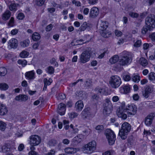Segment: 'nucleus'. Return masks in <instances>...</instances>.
<instances>
[{
  "instance_id": "nucleus-49",
  "label": "nucleus",
  "mask_w": 155,
  "mask_h": 155,
  "mask_svg": "<svg viewBox=\"0 0 155 155\" xmlns=\"http://www.w3.org/2000/svg\"><path fill=\"white\" fill-rule=\"evenodd\" d=\"M129 15L132 18H137L139 16L138 14L132 12H130L129 13Z\"/></svg>"
},
{
  "instance_id": "nucleus-36",
  "label": "nucleus",
  "mask_w": 155,
  "mask_h": 155,
  "mask_svg": "<svg viewBox=\"0 0 155 155\" xmlns=\"http://www.w3.org/2000/svg\"><path fill=\"white\" fill-rule=\"evenodd\" d=\"M46 71L47 73L50 74H52L54 73V69L51 66H49L46 68Z\"/></svg>"
},
{
  "instance_id": "nucleus-51",
  "label": "nucleus",
  "mask_w": 155,
  "mask_h": 155,
  "mask_svg": "<svg viewBox=\"0 0 155 155\" xmlns=\"http://www.w3.org/2000/svg\"><path fill=\"white\" fill-rule=\"evenodd\" d=\"M92 81L91 80L87 79L84 82V85L85 87H88L90 86L91 84Z\"/></svg>"
},
{
  "instance_id": "nucleus-32",
  "label": "nucleus",
  "mask_w": 155,
  "mask_h": 155,
  "mask_svg": "<svg viewBox=\"0 0 155 155\" xmlns=\"http://www.w3.org/2000/svg\"><path fill=\"white\" fill-rule=\"evenodd\" d=\"M1 149L2 152L6 153L9 150V144L7 143H5L3 146H2Z\"/></svg>"
},
{
  "instance_id": "nucleus-58",
  "label": "nucleus",
  "mask_w": 155,
  "mask_h": 155,
  "mask_svg": "<svg viewBox=\"0 0 155 155\" xmlns=\"http://www.w3.org/2000/svg\"><path fill=\"white\" fill-rule=\"evenodd\" d=\"M72 3L73 4H74L76 6L79 7L81 6V3L78 1H76L75 0H73Z\"/></svg>"
},
{
  "instance_id": "nucleus-41",
  "label": "nucleus",
  "mask_w": 155,
  "mask_h": 155,
  "mask_svg": "<svg viewBox=\"0 0 155 155\" xmlns=\"http://www.w3.org/2000/svg\"><path fill=\"white\" fill-rule=\"evenodd\" d=\"M6 124L2 121H0V130L2 131H4L6 128Z\"/></svg>"
},
{
  "instance_id": "nucleus-46",
  "label": "nucleus",
  "mask_w": 155,
  "mask_h": 155,
  "mask_svg": "<svg viewBox=\"0 0 155 155\" xmlns=\"http://www.w3.org/2000/svg\"><path fill=\"white\" fill-rule=\"evenodd\" d=\"M68 115L69 117L72 119L77 117L78 115V114L76 112H72L69 113Z\"/></svg>"
},
{
  "instance_id": "nucleus-30",
  "label": "nucleus",
  "mask_w": 155,
  "mask_h": 155,
  "mask_svg": "<svg viewBox=\"0 0 155 155\" xmlns=\"http://www.w3.org/2000/svg\"><path fill=\"white\" fill-rule=\"evenodd\" d=\"M139 63L142 66H145L148 64L147 61L144 58H141L139 60Z\"/></svg>"
},
{
  "instance_id": "nucleus-1",
  "label": "nucleus",
  "mask_w": 155,
  "mask_h": 155,
  "mask_svg": "<svg viewBox=\"0 0 155 155\" xmlns=\"http://www.w3.org/2000/svg\"><path fill=\"white\" fill-rule=\"evenodd\" d=\"M145 24L142 29V33L143 35L146 34L148 30L155 28V16L153 14L148 15L145 18Z\"/></svg>"
},
{
  "instance_id": "nucleus-43",
  "label": "nucleus",
  "mask_w": 155,
  "mask_h": 155,
  "mask_svg": "<svg viewBox=\"0 0 155 155\" xmlns=\"http://www.w3.org/2000/svg\"><path fill=\"white\" fill-rule=\"evenodd\" d=\"M152 120L146 117L145 120V124L147 126H150L152 124Z\"/></svg>"
},
{
  "instance_id": "nucleus-27",
  "label": "nucleus",
  "mask_w": 155,
  "mask_h": 155,
  "mask_svg": "<svg viewBox=\"0 0 155 155\" xmlns=\"http://www.w3.org/2000/svg\"><path fill=\"white\" fill-rule=\"evenodd\" d=\"M11 13L9 11H6L3 15L2 18L4 20L8 19L11 16Z\"/></svg>"
},
{
  "instance_id": "nucleus-29",
  "label": "nucleus",
  "mask_w": 155,
  "mask_h": 155,
  "mask_svg": "<svg viewBox=\"0 0 155 155\" xmlns=\"http://www.w3.org/2000/svg\"><path fill=\"white\" fill-rule=\"evenodd\" d=\"M32 38L34 41H37L40 39L41 36L38 33L35 32L32 35Z\"/></svg>"
},
{
  "instance_id": "nucleus-37",
  "label": "nucleus",
  "mask_w": 155,
  "mask_h": 155,
  "mask_svg": "<svg viewBox=\"0 0 155 155\" xmlns=\"http://www.w3.org/2000/svg\"><path fill=\"white\" fill-rule=\"evenodd\" d=\"M7 73V70L4 67L0 68V75L1 76H5Z\"/></svg>"
},
{
  "instance_id": "nucleus-25",
  "label": "nucleus",
  "mask_w": 155,
  "mask_h": 155,
  "mask_svg": "<svg viewBox=\"0 0 155 155\" xmlns=\"http://www.w3.org/2000/svg\"><path fill=\"white\" fill-rule=\"evenodd\" d=\"M101 35L104 38H108L111 35V33L108 31L101 30L100 32Z\"/></svg>"
},
{
  "instance_id": "nucleus-38",
  "label": "nucleus",
  "mask_w": 155,
  "mask_h": 155,
  "mask_svg": "<svg viewBox=\"0 0 155 155\" xmlns=\"http://www.w3.org/2000/svg\"><path fill=\"white\" fill-rule=\"evenodd\" d=\"M57 141L54 140H51L49 141L48 142V144L50 146H54L57 144Z\"/></svg>"
},
{
  "instance_id": "nucleus-16",
  "label": "nucleus",
  "mask_w": 155,
  "mask_h": 155,
  "mask_svg": "<svg viewBox=\"0 0 155 155\" xmlns=\"http://www.w3.org/2000/svg\"><path fill=\"white\" fill-rule=\"evenodd\" d=\"M8 111L7 107L4 104L0 103V115H5Z\"/></svg>"
},
{
  "instance_id": "nucleus-10",
  "label": "nucleus",
  "mask_w": 155,
  "mask_h": 155,
  "mask_svg": "<svg viewBox=\"0 0 155 155\" xmlns=\"http://www.w3.org/2000/svg\"><path fill=\"white\" fill-rule=\"evenodd\" d=\"M127 109L128 110V113L130 115H134L137 111V107L134 104L128 105L127 107Z\"/></svg>"
},
{
  "instance_id": "nucleus-39",
  "label": "nucleus",
  "mask_w": 155,
  "mask_h": 155,
  "mask_svg": "<svg viewBox=\"0 0 155 155\" xmlns=\"http://www.w3.org/2000/svg\"><path fill=\"white\" fill-rule=\"evenodd\" d=\"M29 54L28 52L25 51H22L20 54V56L21 58H25L27 57Z\"/></svg>"
},
{
  "instance_id": "nucleus-11",
  "label": "nucleus",
  "mask_w": 155,
  "mask_h": 155,
  "mask_svg": "<svg viewBox=\"0 0 155 155\" xmlns=\"http://www.w3.org/2000/svg\"><path fill=\"white\" fill-rule=\"evenodd\" d=\"M153 88L150 86H147L145 89L144 91L143 92V95L146 98H148L150 93L153 91Z\"/></svg>"
},
{
  "instance_id": "nucleus-52",
  "label": "nucleus",
  "mask_w": 155,
  "mask_h": 155,
  "mask_svg": "<svg viewBox=\"0 0 155 155\" xmlns=\"http://www.w3.org/2000/svg\"><path fill=\"white\" fill-rule=\"evenodd\" d=\"M131 78L129 75L125 74L123 76V79L125 81H129Z\"/></svg>"
},
{
  "instance_id": "nucleus-47",
  "label": "nucleus",
  "mask_w": 155,
  "mask_h": 155,
  "mask_svg": "<svg viewBox=\"0 0 155 155\" xmlns=\"http://www.w3.org/2000/svg\"><path fill=\"white\" fill-rule=\"evenodd\" d=\"M45 0H36V4L38 6H41L44 3Z\"/></svg>"
},
{
  "instance_id": "nucleus-17",
  "label": "nucleus",
  "mask_w": 155,
  "mask_h": 155,
  "mask_svg": "<svg viewBox=\"0 0 155 155\" xmlns=\"http://www.w3.org/2000/svg\"><path fill=\"white\" fill-rule=\"evenodd\" d=\"M79 149L72 147H67L65 148V152L68 154H73L77 153Z\"/></svg>"
},
{
  "instance_id": "nucleus-14",
  "label": "nucleus",
  "mask_w": 155,
  "mask_h": 155,
  "mask_svg": "<svg viewBox=\"0 0 155 155\" xmlns=\"http://www.w3.org/2000/svg\"><path fill=\"white\" fill-rule=\"evenodd\" d=\"M117 115L118 117L123 120L126 119L127 117V115L124 113L122 108H118L117 110Z\"/></svg>"
},
{
  "instance_id": "nucleus-33",
  "label": "nucleus",
  "mask_w": 155,
  "mask_h": 155,
  "mask_svg": "<svg viewBox=\"0 0 155 155\" xmlns=\"http://www.w3.org/2000/svg\"><path fill=\"white\" fill-rule=\"evenodd\" d=\"M18 5V4L11 3L9 6V8L11 11L15 12L17 10V7Z\"/></svg>"
},
{
  "instance_id": "nucleus-4",
  "label": "nucleus",
  "mask_w": 155,
  "mask_h": 155,
  "mask_svg": "<svg viewBox=\"0 0 155 155\" xmlns=\"http://www.w3.org/2000/svg\"><path fill=\"white\" fill-rule=\"evenodd\" d=\"M96 141L94 140L84 145L82 147V150L84 153L91 154L96 150Z\"/></svg>"
},
{
  "instance_id": "nucleus-12",
  "label": "nucleus",
  "mask_w": 155,
  "mask_h": 155,
  "mask_svg": "<svg viewBox=\"0 0 155 155\" xmlns=\"http://www.w3.org/2000/svg\"><path fill=\"white\" fill-rule=\"evenodd\" d=\"M25 76L27 79L32 80L35 78V73L34 70L27 72L25 73Z\"/></svg>"
},
{
  "instance_id": "nucleus-44",
  "label": "nucleus",
  "mask_w": 155,
  "mask_h": 155,
  "mask_svg": "<svg viewBox=\"0 0 155 155\" xmlns=\"http://www.w3.org/2000/svg\"><path fill=\"white\" fill-rule=\"evenodd\" d=\"M52 82V79L51 78L48 80L47 78H45L44 79V84L47 85H50Z\"/></svg>"
},
{
  "instance_id": "nucleus-56",
  "label": "nucleus",
  "mask_w": 155,
  "mask_h": 155,
  "mask_svg": "<svg viewBox=\"0 0 155 155\" xmlns=\"http://www.w3.org/2000/svg\"><path fill=\"white\" fill-rule=\"evenodd\" d=\"M14 18L12 17L11 18L8 23V25L10 27H12L14 25Z\"/></svg>"
},
{
  "instance_id": "nucleus-45",
  "label": "nucleus",
  "mask_w": 155,
  "mask_h": 155,
  "mask_svg": "<svg viewBox=\"0 0 155 155\" xmlns=\"http://www.w3.org/2000/svg\"><path fill=\"white\" fill-rule=\"evenodd\" d=\"M147 104L148 107L150 108H155V102L154 101H147Z\"/></svg>"
},
{
  "instance_id": "nucleus-60",
  "label": "nucleus",
  "mask_w": 155,
  "mask_h": 155,
  "mask_svg": "<svg viewBox=\"0 0 155 155\" xmlns=\"http://www.w3.org/2000/svg\"><path fill=\"white\" fill-rule=\"evenodd\" d=\"M155 116V113H152L149 114L147 117L153 120L154 117Z\"/></svg>"
},
{
  "instance_id": "nucleus-23",
  "label": "nucleus",
  "mask_w": 155,
  "mask_h": 155,
  "mask_svg": "<svg viewBox=\"0 0 155 155\" xmlns=\"http://www.w3.org/2000/svg\"><path fill=\"white\" fill-rule=\"evenodd\" d=\"M100 27L101 30H105L108 26V23L106 21H101Z\"/></svg>"
},
{
  "instance_id": "nucleus-21",
  "label": "nucleus",
  "mask_w": 155,
  "mask_h": 155,
  "mask_svg": "<svg viewBox=\"0 0 155 155\" xmlns=\"http://www.w3.org/2000/svg\"><path fill=\"white\" fill-rule=\"evenodd\" d=\"M90 17L92 18H95L97 16V7H94L90 10L89 14Z\"/></svg>"
},
{
  "instance_id": "nucleus-28",
  "label": "nucleus",
  "mask_w": 155,
  "mask_h": 155,
  "mask_svg": "<svg viewBox=\"0 0 155 155\" xmlns=\"http://www.w3.org/2000/svg\"><path fill=\"white\" fill-rule=\"evenodd\" d=\"M118 60L119 57L118 56L115 55L110 59L109 61L111 64H114L116 63Z\"/></svg>"
},
{
  "instance_id": "nucleus-19",
  "label": "nucleus",
  "mask_w": 155,
  "mask_h": 155,
  "mask_svg": "<svg viewBox=\"0 0 155 155\" xmlns=\"http://www.w3.org/2000/svg\"><path fill=\"white\" fill-rule=\"evenodd\" d=\"M28 97L25 94H19L16 96L15 98L16 101H25L28 100Z\"/></svg>"
},
{
  "instance_id": "nucleus-62",
  "label": "nucleus",
  "mask_w": 155,
  "mask_h": 155,
  "mask_svg": "<svg viewBox=\"0 0 155 155\" xmlns=\"http://www.w3.org/2000/svg\"><path fill=\"white\" fill-rule=\"evenodd\" d=\"M55 151L54 150H51L48 153H46L45 155H54Z\"/></svg>"
},
{
  "instance_id": "nucleus-42",
  "label": "nucleus",
  "mask_w": 155,
  "mask_h": 155,
  "mask_svg": "<svg viewBox=\"0 0 155 155\" xmlns=\"http://www.w3.org/2000/svg\"><path fill=\"white\" fill-rule=\"evenodd\" d=\"M17 62L19 64L21 65L23 67L25 66L27 64V61L25 59L19 60Z\"/></svg>"
},
{
  "instance_id": "nucleus-59",
  "label": "nucleus",
  "mask_w": 155,
  "mask_h": 155,
  "mask_svg": "<svg viewBox=\"0 0 155 155\" xmlns=\"http://www.w3.org/2000/svg\"><path fill=\"white\" fill-rule=\"evenodd\" d=\"M25 17V15L23 13H20L18 14V15L17 16V18L19 20H22Z\"/></svg>"
},
{
  "instance_id": "nucleus-3",
  "label": "nucleus",
  "mask_w": 155,
  "mask_h": 155,
  "mask_svg": "<svg viewBox=\"0 0 155 155\" xmlns=\"http://www.w3.org/2000/svg\"><path fill=\"white\" fill-rule=\"evenodd\" d=\"M131 129V126L128 122H125L122 124L118 134L122 139H126L128 133L130 132Z\"/></svg>"
},
{
  "instance_id": "nucleus-13",
  "label": "nucleus",
  "mask_w": 155,
  "mask_h": 155,
  "mask_svg": "<svg viewBox=\"0 0 155 155\" xmlns=\"http://www.w3.org/2000/svg\"><path fill=\"white\" fill-rule=\"evenodd\" d=\"M66 110L65 105L63 103H60L58 105L57 112L61 115H64Z\"/></svg>"
},
{
  "instance_id": "nucleus-63",
  "label": "nucleus",
  "mask_w": 155,
  "mask_h": 155,
  "mask_svg": "<svg viewBox=\"0 0 155 155\" xmlns=\"http://www.w3.org/2000/svg\"><path fill=\"white\" fill-rule=\"evenodd\" d=\"M149 37L151 39L152 41L155 42V32L150 35Z\"/></svg>"
},
{
  "instance_id": "nucleus-64",
  "label": "nucleus",
  "mask_w": 155,
  "mask_h": 155,
  "mask_svg": "<svg viewBox=\"0 0 155 155\" xmlns=\"http://www.w3.org/2000/svg\"><path fill=\"white\" fill-rule=\"evenodd\" d=\"M24 145L22 143L20 144L18 147V150L19 151H22L24 148Z\"/></svg>"
},
{
  "instance_id": "nucleus-61",
  "label": "nucleus",
  "mask_w": 155,
  "mask_h": 155,
  "mask_svg": "<svg viewBox=\"0 0 155 155\" xmlns=\"http://www.w3.org/2000/svg\"><path fill=\"white\" fill-rule=\"evenodd\" d=\"M115 33L116 35L118 37H120L122 34V32L118 30H115Z\"/></svg>"
},
{
  "instance_id": "nucleus-5",
  "label": "nucleus",
  "mask_w": 155,
  "mask_h": 155,
  "mask_svg": "<svg viewBox=\"0 0 155 155\" xmlns=\"http://www.w3.org/2000/svg\"><path fill=\"white\" fill-rule=\"evenodd\" d=\"M91 53V50L90 48L86 49L80 55L79 62L84 64L88 61L90 60Z\"/></svg>"
},
{
  "instance_id": "nucleus-7",
  "label": "nucleus",
  "mask_w": 155,
  "mask_h": 155,
  "mask_svg": "<svg viewBox=\"0 0 155 155\" xmlns=\"http://www.w3.org/2000/svg\"><path fill=\"white\" fill-rule=\"evenodd\" d=\"M96 114L95 112L91 110L89 107L84 109L81 112V117L84 119H90L94 117Z\"/></svg>"
},
{
  "instance_id": "nucleus-24",
  "label": "nucleus",
  "mask_w": 155,
  "mask_h": 155,
  "mask_svg": "<svg viewBox=\"0 0 155 155\" xmlns=\"http://www.w3.org/2000/svg\"><path fill=\"white\" fill-rule=\"evenodd\" d=\"M111 107H107V104H105V106H104V108L103 110V114L105 115H108L111 112Z\"/></svg>"
},
{
  "instance_id": "nucleus-26",
  "label": "nucleus",
  "mask_w": 155,
  "mask_h": 155,
  "mask_svg": "<svg viewBox=\"0 0 155 155\" xmlns=\"http://www.w3.org/2000/svg\"><path fill=\"white\" fill-rule=\"evenodd\" d=\"M84 138V136L83 135L81 134H79L74 138L73 140L74 141H76L78 143H80L82 141Z\"/></svg>"
},
{
  "instance_id": "nucleus-22",
  "label": "nucleus",
  "mask_w": 155,
  "mask_h": 155,
  "mask_svg": "<svg viewBox=\"0 0 155 155\" xmlns=\"http://www.w3.org/2000/svg\"><path fill=\"white\" fill-rule=\"evenodd\" d=\"M84 43V41L82 39L77 40L74 39L71 42V44L72 46L82 45Z\"/></svg>"
},
{
  "instance_id": "nucleus-6",
  "label": "nucleus",
  "mask_w": 155,
  "mask_h": 155,
  "mask_svg": "<svg viewBox=\"0 0 155 155\" xmlns=\"http://www.w3.org/2000/svg\"><path fill=\"white\" fill-rule=\"evenodd\" d=\"M105 134L109 144L110 145L114 144L116 140V136L114 131L107 129L106 130Z\"/></svg>"
},
{
  "instance_id": "nucleus-55",
  "label": "nucleus",
  "mask_w": 155,
  "mask_h": 155,
  "mask_svg": "<svg viewBox=\"0 0 155 155\" xmlns=\"http://www.w3.org/2000/svg\"><path fill=\"white\" fill-rule=\"evenodd\" d=\"M107 104V107H111V104L109 99L106 98L105 99V103L104 104V106H105V104Z\"/></svg>"
},
{
  "instance_id": "nucleus-35",
  "label": "nucleus",
  "mask_w": 155,
  "mask_h": 155,
  "mask_svg": "<svg viewBox=\"0 0 155 155\" xmlns=\"http://www.w3.org/2000/svg\"><path fill=\"white\" fill-rule=\"evenodd\" d=\"M98 91L102 94L107 95L109 94L106 88H100L98 90Z\"/></svg>"
},
{
  "instance_id": "nucleus-54",
  "label": "nucleus",
  "mask_w": 155,
  "mask_h": 155,
  "mask_svg": "<svg viewBox=\"0 0 155 155\" xmlns=\"http://www.w3.org/2000/svg\"><path fill=\"white\" fill-rule=\"evenodd\" d=\"M104 130V127L103 125H97V133H101Z\"/></svg>"
},
{
  "instance_id": "nucleus-20",
  "label": "nucleus",
  "mask_w": 155,
  "mask_h": 155,
  "mask_svg": "<svg viewBox=\"0 0 155 155\" xmlns=\"http://www.w3.org/2000/svg\"><path fill=\"white\" fill-rule=\"evenodd\" d=\"M8 45L12 48H16L18 45L17 40L15 38H12L9 41Z\"/></svg>"
},
{
  "instance_id": "nucleus-57",
  "label": "nucleus",
  "mask_w": 155,
  "mask_h": 155,
  "mask_svg": "<svg viewBox=\"0 0 155 155\" xmlns=\"http://www.w3.org/2000/svg\"><path fill=\"white\" fill-rule=\"evenodd\" d=\"M141 44V40H137L134 44V46L135 47H138L140 46Z\"/></svg>"
},
{
  "instance_id": "nucleus-53",
  "label": "nucleus",
  "mask_w": 155,
  "mask_h": 155,
  "mask_svg": "<svg viewBox=\"0 0 155 155\" xmlns=\"http://www.w3.org/2000/svg\"><path fill=\"white\" fill-rule=\"evenodd\" d=\"M83 81V80L82 79H78L76 82L70 84H69V86L71 87H73L75 86L76 84L78 83L79 81L82 82Z\"/></svg>"
},
{
  "instance_id": "nucleus-31",
  "label": "nucleus",
  "mask_w": 155,
  "mask_h": 155,
  "mask_svg": "<svg viewBox=\"0 0 155 155\" xmlns=\"http://www.w3.org/2000/svg\"><path fill=\"white\" fill-rule=\"evenodd\" d=\"M30 43V41L29 39H27L21 41L20 42V45L23 48L28 47Z\"/></svg>"
},
{
  "instance_id": "nucleus-9",
  "label": "nucleus",
  "mask_w": 155,
  "mask_h": 155,
  "mask_svg": "<svg viewBox=\"0 0 155 155\" xmlns=\"http://www.w3.org/2000/svg\"><path fill=\"white\" fill-rule=\"evenodd\" d=\"M30 139L31 144L34 146L38 145L41 141L40 137L36 135H31L30 137Z\"/></svg>"
},
{
  "instance_id": "nucleus-40",
  "label": "nucleus",
  "mask_w": 155,
  "mask_h": 155,
  "mask_svg": "<svg viewBox=\"0 0 155 155\" xmlns=\"http://www.w3.org/2000/svg\"><path fill=\"white\" fill-rule=\"evenodd\" d=\"M8 87V85L5 83H1L0 84V89L1 90H6Z\"/></svg>"
},
{
  "instance_id": "nucleus-8",
  "label": "nucleus",
  "mask_w": 155,
  "mask_h": 155,
  "mask_svg": "<svg viewBox=\"0 0 155 155\" xmlns=\"http://www.w3.org/2000/svg\"><path fill=\"white\" fill-rule=\"evenodd\" d=\"M111 86L113 88L118 87L121 83L120 78L117 76H114L111 77L109 81Z\"/></svg>"
},
{
  "instance_id": "nucleus-48",
  "label": "nucleus",
  "mask_w": 155,
  "mask_h": 155,
  "mask_svg": "<svg viewBox=\"0 0 155 155\" xmlns=\"http://www.w3.org/2000/svg\"><path fill=\"white\" fill-rule=\"evenodd\" d=\"M87 26V22H84L80 27V28L81 31L85 30Z\"/></svg>"
},
{
  "instance_id": "nucleus-2",
  "label": "nucleus",
  "mask_w": 155,
  "mask_h": 155,
  "mask_svg": "<svg viewBox=\"0 0 155 155\" xmlns=\"http://www.w3.org/2000/svg\"><path fill=\"white\" fill-rule=\"evenodd\" d=\"M132 58L131 55L129 52L124 51L121 53V55L119 59V63L120 65H127L131 62Z\"/></svg>"
},
{
  "instance_id": "nucleus-18",
  "label": "nucleus",
  "mask_w": 155,
  "mask_h": 155,
  "mask_svg": "<svg viewBox=\"0 0 155 155\" xmlns=\"http://www.w3.org/2000/svg\"><path fill=\"white\" fill-rule=\"evenodd\" d=\"M84 106V105L83 101L80 100L76 103L75 108L77 111H80L83 108Z\"/></svg>"
},
{
  "instance_id": "nucleus-34",
  "label": "nucleus",
  "mask_w": 155,
  "mask_h": 155,
  "mask_svg": "<svg viewBox=\"0 0 155 155\" xmlns=\"http://www.w3.org/2000/svg\"><path fill=\"white\" fill-rule=\"evenodd\" d=\"M132 81L135 82H138L140 80V76L137 74H134L132 77Z\"/></svg>"
},
{
  "instance_id": "nucleus-50",
  "label": "nucleus",
  "mask_w": 155,
  "mask_h": 155,
  "mask_svg": "<svg viewBox=\"0 0 155 155\" xmlns=\"http://www.w3.org/2000/svg\"><path fill=\"white\" fill-rule=\"evenodd\" d=\"M149 78L151 81L155 80V73L153 72H151L149 74Z\"/></svg>"
},
{
  "instance_id": "nucleus-15",
  "label": "nucleus",
  "mask_w": 155,
  "mask_h": 155,
  "mask_svg": "<svg viewBox=\"0 0 155 155\" xmlns=\"http://www.w3.org/2000/svg\"><path fill=\"white\" fill-rule=\"evenodd\" d=\"M120 91L121 93L124 94H127L130 92V85H125L120 88Z\"/></svg>"
}]
</instances>
